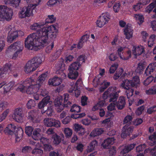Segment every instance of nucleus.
<instances>
[{
    "label": "nucleus",
    "instance_id": "f257e3e1",
    "mask_svg": "<svg viewBox=\"0 0 156 156\" xmlns=\"http://www.w3.org/2000/svg\"><path fill=\"white\" fill-rule=\"evenodd\" d=\"M57 28L56 26L52 25L44 27L41 32H38L32 35L30 40H34L37 50L47 45L48 37L51 40V41H54L57 35Z\"/></svg>",
    "mask_w": 156,
    "mask_h": 156
},
{
    "label": "nucleus",
    "instance_id": "f03ea898",
    "mask_svg": "<svg viewBox=\"0 0 156 156\" xmlns=\"http://www.w3.org/2000/svg\"><path fill=\"white\" fill-rule=\"evenodd\" d=\"M47 76V73L42 74L39 76L38 80L36 82L33 79L27 78L19 85L17 90L23 92H26L29 94L37 92L40 87L44 84V81Z\"/></svg>",
    "mask_w": 156,
    "mask_h": 156
},
{
    "label": "nucleus",
    "instance_id": "7ed1b4c3",
    "mask_svg": "<svg viewBox=\"0 0 156 156\" xmlns=\"http://www.w3.org/2000/svg\"><path fill=\"white\" fill-rule=\"evenodd\" d=\"M44 24L41 23H35L31 25L30 29L33 30H36L35 33H33L30 34L25 41V47L28 49L33 50L35 51H37V47L36 46V42L34 40H30V38L32 37V35L34 34H36L38 32H40L42 31V29L44 27H42Z\"/></svg>",
    "mask_w": 156,
    "mask_h": 156
},
{
    "label": "nucleus",
    "instance_id": "20e7f679",
    "mask_svg": "<svg viewBox=\"0 0 156 156\" xmlns=\"http://www.w3.org/2000/svg\"><path fill=\"white\" fill-rule=\"evenodd\" d=\"M139 80L138 76L133 77L131 80L126 79L122 81L120 86L122 88L126 90V93L128 98H129L133 94L134 90L131 89L132 87H136L139 84Z\"/></svg>",
    "mask_w": 156,
    "mask_h": 156
},
{
    "label": "nucleus",
    "instance_id": "39448f33",
    "mask_svg": "<svg viewBox=\"0 0 156 156\" xmlns=\"http://www.w3.org/2000/svg\"><path fill=\"white\" fill-rule=\"evenodd\" d=\"M13 11L10 8L4 5H0V20L9 21L12 18Z\"/></svg>",
    "mask_w": 156,
    "mask_h": 156
},
{
    "label": "nucleus",
    "instance_id": "423d86ee",
    "mask_svg": "<svg viewBox=\"0 0 156 156\" xmlns=\"http://www.w3.org/2000/svg\"><path fill=\"white\" fill-rule=\"evenodd\" d=\"M36 6L34 4H31L27 7H23L19 12V17L22 18L33 16L34 11H35V8Z\"/></svg>",
    "mask_w": 156,
    "mask_h": 156
},
{
    "label": "nucleus",
    "instance_id": "0eeeda50",
    "mask_svg": "<svg viewBox=\"0 0 156 156\" xmlns=\"http://www.w3.org/2000/svg\"><path fill=\"white\" fill-rule=\"evenodd\" d=\"M6 31L8 32L7 38L8 42L11 43L18 37V32L11 26H7L6 28Z\"/></svg>",
    "mask_w": 156,
    "mask_h": 156
},
{
    "label": "nucleus",
    "instance_id": "6e6552de",
    "mask_svg": "<svg viewBox=\"0 0 156 156\" xmlns=\"http://www.w3.org/2000/svg\"><path fill=\"white\" fill-rule=\"evenodd\" d=\"M110 15L108 12L103 13L99 17L97 21V25L99 27H101L107 23L109 20Z\"/></svg>",
    "mask_w": 156,
    "mask_h": 156
},
{
    "label": "nucleus",
    "instance_id": "1a4fd4ad",
    "mask_svg": "<svg viewBox=\"0 0 156 156\" xmlns=\"http://www.w3.org/2000/svg\"><path fill=\"white\" fill-rule=\"evenodd\" d=\"M44 125L47 126H55L56 127H60L59 121L53 119H45L44 120Z\"/></svg>",
    "mask_w": 156,
    "mask_h": 156
},
{
    "label": "nucleus",
    "instance_id": "9d476101",
    "mask_svg": "<svg viewBox=\"0 0 156 156\" xmlns=\"http://www.w3.org/2000/svg\"><path fill=\"white\" fill-rule=\"evenodd\" d=\"M23 112L22 108L16 109L12 115L13 119L18 122H21L23 120Z\"/></svg>",
    "mask_w": 156,
    "mask_h": 156
},
{
    "label": "nucleus",
    "instance_id": "9b49d317",
    "mask_svg": "<svg viewBox=\"0 0 156 156\" xmlns=\"http://www.w3.org/2000/svg\"><path fill=\"white\" fill-rule=\"evenodd\" d=\"M56 69V73L57 74H60L62 78H64L66 76V75L63 72L65 69V65L63 62H60L57 63L55 65Z\"/></svg>",
    "mask_w": 156,
    "mask_h": 156
},
{
    "label": "nucleus",
    "instance_id": "f8f14e48",
    "mask_svg": "<svg viewBox=\"0 0 156 156\" xmlns=\"http://www.w3.org/2000/svg\"><path fill=\"white\" fill-rule=\"evenodd\" d=\"M62 98L60 96L55 99L54 101L55 105L58 112H60L65 107L64 104L62 103Z\"/></svg>",
    "mask_w": 156,
    "mask_h": 156
},
{
    "label": "nucleus",
    "instance_id": "ddd939ff",
    "mask_svg": "<svg viewBox=\"0 0 156 156\" xmlns=\"http://www.w3.org/2000/svg\"><path fill=\"white\" fill-rule=\"evenodd\" d=\"M23 48L22 44L20 42H16L10 45L8 48L9 51H21Z\"/></svg>",
    "mask_w": 156,
    "mask_h": 156
},
{
    "label": "nucleus",
    "instance_id": "4468645a",
    "mask_svg": "<svg viewBox=\"0 0 156 156\" xmlns=\"http://www.w3.org/2000/svg\"><path fill=\"white\" fill-rule=\"evenodd\" d=\"M14 85V83L12 82H10L6 84L5 82H3L0 84V89L2 88L3 93H6L10 90Z\"/></svg>",
    "mask_w": 156,
    "mask_h": 156
},
{
    "label": "nucleus",
    "instance_id": "2eb2a0df",
    "mask_svg": "<svg viewBox=\"0 0 156 156\" xmlns=\"http://www.w3.org/2000/svg\"><path fill=\"white\" fill-rule=\"evenodd\" d=\"M133 128L132 126H129L126 125L123 127L122 130V133L121 136L122 138H124L127 136L129 135L133 130Z\"/></svg>",
    "mask_w": 156,
    "mask_h": 156
},
{
    "label": "nucleus",
    "instance_id": "dca6fc26",
    "mask_svg": "<svg viewBox=\"0 0 156 156\" xmlns=\"http://www.w3.org/2000/svg\"><path fill=\"white\" fill-rule=\"evenodd\" d=\"M145 51L144 47L141 45L133 46L132 49L133 54L134 55H141Z\"/></svg>",
    "mask_w": 156,
    "mask_h": 156
},
{
    "label": "nucleus",
    "instance_id": "f3484780",
    "mask_svg": "<svg viewBox=\"0 0 156 156\" xmlns=\"http://www.w3.org/2000/svg\"><path fill=\"white\" fill-rule=\"evenodd\" d=\"M29 61L36 69L41 63L42 60L41 57L38 56H36L29 60Z\"/></svg>",
    "mask_w": 156,
    "mask_h": 156
},
{
    "label": "nucleus",
    "instance_id": "a211bd4d",
    "mask_svg": "<svg viewBox=\"0 0 156 156\" xmlns=\"http://www.w3.org/2000/svg\"><path fill=\"white\" fill-rule=\"evenodd\" d=\"M68 91L69 93H73L75 94V96L77 97L80 94V92L77 89V87L73 83H71L69 87Z\"/></svg>",
    "mask_w": 156,
    "mask_h": 156
},
{
    "label": "nucleus",
    "instance_id": "6ab92c4d",
    "mask_svg": "<svg viewBox=\"0 0 156 156\" xmlns=\"http://www.w3.org/2000/svg\"><path fill=\"white\" fill-rule=\"evenodd\" d=\"M156 62H152L150 63L147 67L145 73L144 75L147 76L151 74V73L155 71L156 69Z\"/></svg>",
    "mask_w": 156,
    "mask_h": 156
},
{
    "label": "nucleus",
    "instance_id": "aec40b11",
    "mask_svg": "<svg viewBox=\"0 0 156 156\" xmlns=\"http://www.w3.org/2000/svg\"><path fill=\"white\" fill-rule=\"evenodd\" d=\"M117 108L119 109H122L125 107L126 104L125 98L123 96L119 97L118 101L115 102Z\"/></svg>",
    "mask_w": 156,
    "mask_h": 156
},
{
    "label": "nucleus",
    "instance_id": "412c9836",
    "mask_svg": "<svg viewBox=\"0 0 156 156\" xmlns=\"http://www.w3.org/2000/svg\"><path fill=\"white\" fill-rule=\"evenodd\" d=\"M11 65L10 63H6L3 67L0 68V77H4L8 73V71L10 70Z\"/></svg>",
    "mask_w": 156,
    "mask_h": 156
},
{
    "label": "nucleus",
    "instance_id": "4be33fe9",
    "mask_svg": "<svg viewBox=\"0 0 156 156\" xmlns=\"http://www.w3.org/2000/svg\"><path fill=\"white\" fill-rule=\"evenodd\" d=\"M16 127L14 124L11 123L8 125L4 130L5 133L8 135H12L13 134Z\"/></svg>",
    "mask_w": 156,
    "mask_h": 156
},
{
    "label": "nucleus",
    "instance_id": "5701e85b",
    "mask_svg": "<svg viewBox=\"0 0 156 156\" xmlns=\"http://www.w3.org/2000/svg\"><path fill=\"white\" fill-rule=\"evenodd\" d=\"M50 97L49 96H47L44 98L38 104V108L40 109L43 108L50 102Z\"/></svg>",
    "mask_w": 156,
    "mask_h": 156
},
{
    "label": "nucleus",
    "instance_id": "b1692460",
    "mask_svg": "<svg viewBox=\"0 0 156 156\" xmlns=\"http://www.w3.org/2000/svg\"><path fill=\"white\" fill-rule=\"evenodd\" d=\"M62 82V80L60 78L55 76L53 78L49 79L48 84L50 85L56 86L59 85Z\"/></svg>",
    "mask_w": 156,
    "mask_h": 156
},
{
    "label": "nucleus",
    "instance_id": "393cba45",
    "mask_svg": "<svg viewBox=\"0 0 156 156\" xmlns=\"http://www.w3.org/2000/svg\"><path fill=\"white\" fill-rule=\"evenodd\" d=\"M52 138L54 140L53 143L56 145H58L60 143L61 140H64V136L63 134H61L59 136L55 134L53 135Z\"/></svg>",
    "mask_w": 156,
    "mask_h": 156
},
{
    "label": "nucleus",
    "instance_id": "a878e982",
    "mask_svg": "<svg viewBox=\"0 0 156 156\" xmlns=\"http://www.w3.org/2000/svg\"><path fill=\"white\" fill-rule=\"evenodd\" d=\"M115 140V139L113 137L108 138L104 141L102 146L105 148H107L108 146L113 144L114 143Z\"/></svg>",
    "mask_w": 156,
    "mask_h": 156
},
{
    "label": "nucleus",
    "instance_id": "bb28decb",
    "mask_svg": "<svg viewBox=\"0 0 156 156\" xmlns=\"http://www.w3.org/2000/svg\"><path fill=\"white\" fill-rule=\"evenodd\" d=\"M36 69L29 61L27 63L24 67V71L27 73H30L35 70Z\"/></svg>",
    "mask_w": 156,
    "mask_h": 156
},
{
    "label": "nucleus",
    "instance_id": "cd10ccee",
    "mask_svg": "<svg viewBox=\"0 0 156 156\" xmlns=\"http://www.w3.org/2000/svg\"><path fill=\"white\" fill-rule=\"evenodd\" d=\"M89 36H90L89 35L86 34L83 35L81 37L77 45V47L78 48L80 49L83 47L84 43L85 42H86L88 41Z\"/></svg>",
    "mask_w": 156,
    "mask_h": 156
},
{
    "label": "nucleus",
    "instance_id": "c85d7f7f",
    "mask_svg": "<svg viewBox=\"0 0 156 156\" xmlns=\"http://www.w3.org/2000/svg\"><path fill=\"white\" fill-rule=\"evenodd\" d=\"M118 90L115 87H109L103 94V98L104 99L107 98L108 95H110L112 93H115V91H117Z\"/></svg>",
    "mask_w": 156,
    "mask_h": 156
},
{
    "label": "nucleus",
    "instance_id": "c756f323",
    "mask_svg": "<svg viewBox=\"0 0 156 156\" xmlns=\"http://www.w3.org/2000/svg\"><path fill=\"white\" fill-rule=\"evenodd\" d=\"M124 32L126 39H129L132 37L133 30L130 27H125L124 29Z\"/></svg>",
    "mask_w": 156,
    "mask_h": 156
},
{
    "label": "nucleus",
    "instance_id": "7c9ffc66",
    "mask_svg": "<svg viewBox=\"0 0 156 156\" xmlns=\"http://www.w3.org/2000/svg\"><path fill=\"white\" fill-rule=\"evenodd\" d=\"M74 130L80 135H82L84 133L85 129L82 126L78 124H76L74 126Z\"/></svg>",
    "mask_w": 156,
    "mask_h": 156
},
{
    "label": "nucleus",
    "instance_id": "2f4dec72",
    "mask_svg": "<svg viewBox=\"0 0 156 156\" xmlns=\"http://www.w3.org/2000/svg\"><path fill=\"white\" fill-rule=\"evenodd\" d=\"M120 90H118L115 93H112L110 94V99L109 102L115 103L117 101L119 96V93L120 92Z\"/></svg>",
    "mask_w": 156,
    "mask_h": 156
},
{
    "label": "nucleus",
    "instance_id": "473e14b6",
    "mask_svg": "<svg viewBox=\"0 0 156 156\" xmlns=\"http://www.w3.org/2000/svg\"><path fill=\"white\" fill-rule=\"evenodd\" d=\"M37 115V112L36 110H32L28 113L27 118L30 121L33 122H35V119Z\"/></svg>",
    "mask_w": 156,
    "mask_h": 156
},
{
    "label": "nucleus",
    "instance_id": "72a5a7b5",
    "mask_svg": "<svg viewBox=\"0 0 156 156\" xmlns=\"http://www.w3.org/2000/svg\"><path fill=\"white\" fill-rule=\"evenodd\" d=\"M135 145V144H133L127 146L122 147V148L121 153L124 154L128 153L134 147Z\"/></svg>",
    "mask_w": 156,
    "mask_h": 156
},
{
    "label": "nucleus",
    "instance_id": "f704fd0d",
    "mask_svg": "<svg viewBox=\"0 0 156 156\" xmlns=\"http://www.w3.org/2000/svg\"><path fill=\"white\" fill-rule=\"evenodd\" d=\"M104 132V130L102 128H96L92 131L90 135L91 136L95 137L101 135Z\"/></svg>",
    "mask_w": 156,
    "mask_h": 156
},
{
    "label": "nucleus",
    "instance_id": "c9c22d12",
    "mask_svg": "<svg viewBox=\"0 0 156 156\" xmlns=\"http://www.w3.org/2000/svg\"><path fill=\"white\" fill-rule=\"evenodd\" d=\"M40 129L36 128L33 132V138L35 140H38L41 138V136L40 134L41 132Z\"/></svg>",
    "mask_w": 156,
    "mask_h": 156
},
{
    "label": "nucleus",
    "instance_id": "e433bc0d",
    "mask_svg": "<svg viewBox=\"0 0 156 156\" xmlns=\"http://www.w3.org/2000/svg\"><path fill=\"white\" fill-rule=\"evenodd\" d=\"M149 141H148V144L151 146H153L156 144V133H154L149 136Z\"/></svg>",
    "mask_w": 156,
    "mask_h": 156
},
{
    "label": "nucleus",
    "instance_id": "4c0bfd02",
    "mask_svg": "<svg viewBox=\"0 0 156 156\" xmlns=\"http://www.w3.org/2000/svg\"><path fill=\"white\" fill-rule=\"evenodd\" d=\"M134 18L140 25L144 22V17L143 16L140 14H135L134 15Z\"/></svg>",
    "mask_w": 156,
    "mask_h": 156
},
{
    "label": "nucleus",
    "instance_id": "58836bf2",
    "mask_svg": "<svg viewBox=\"0 0 156 156\" xmlns=\"http://www.w3.org/2000/svg\"><path fill=\"white\" fill-rule=\"evenodd\" d=\"M81 66L80 63L77 62H75L72 64L69 67V70L77 71L79 67Z\"/></svg>",
    "mask_w": 156,
    "mask_h": 156
},
{
    "label": "nucleus",
    "instance_id": "ea45409f",
    "mask_svg": "<svg viewBox=\"0 0 156 156\" xmlns=\"http://www.w3.org/2000/svg\"><path fill=\"white\" fill-rule=\"evenodd\" d=\"M69 73L68 75V76L69 79L72 80H75L77 77L78 75V73L77 71L69 70Z\"/></svg>",
    "mask_w": 156,
    "mask_h": 156
},
{
    "label": "nucleus",
    "instance_id": "a19ab883",
    "mask_svg": "<svg viewBox=\"0 0 156 156\" xmlns=\"http://www.w3.org/2000/svg\"><path fill=\"white\" fill-rule=\"evenodd\" d=\"M69 94L67 93L64 94V105L66 107H69L70 106L71 102L69 101Z\"/></svg>",
    "mask_w": 156,
    "mask_h": 156
},
{
    "label": "nucleus",
    "instance_id": "79ce46f5",
    "mask_svg": "<svg viewBox=\"0 0 156 156\" xmlns=\"http://www.w3.org/2000/svg\"><path fill=\"white\" fill-rule=\"evenodd\" d=\"M156 6V0H154L145 9L146 12L150 13L152 11L153 9Z\"/></svg>",
    "mask_w": 156,
    "mask_h": 156
},
{
    "label": "nucleus",
    "instance_id": "37998d69",
    "mask_svg": "<svg viewBox=\"0 0 156 156\" xmlns=\"http://www.w3.org/2000/svg\"><path fill=\"white\" fill-rule=\"evenodd\" d=\"M97 142L96 140L92 141L90 144V146L88 147V151L90 152L94 149L95 147L97 146Z\"/></svg>",
    "mask_w": 156,
    "mask_h": 156
},
{
    "label": "nucleus",
    "instance_id": "c03bdc74",
    "mask_svg": "<svg viewBox=\"0 0 156 156\" xmlns=\"http://www.w3.org/2000/svg\"><path fill=\"white\" fill-rule=\"evenodd\" d=\"M145 93L147 95L154 94H156V86H154L148 90L145 91Z\"/></svg>",
    "mask_w": 156,
    "mask_h": 156
},
{
    "label": "nucleus",
    "instance_id": "a18cd8bd",
    "mask_svg": "<svg viewBox=\"0 0 156 156\" xmlns=\"http://www.w3.org/2000/svg\"><path fill=\"white\" fill-rule=\"evenodd\" d=\"M48 45L46 49V52L47 53H49L52 50L54 46V41H51L49 43L47 42V45Z\"/></svg>",
    "mask_w": 156,
    "mask_h": 156
},
{
    "label": "nucleus",
    "instance_id": "49530a36",
    "mask_svg": "<svg viewBox=\"0 0 156 156\" xmlns=\"http://www.w3.org/2000/svg\"><path fill=\"white\" fill-rule=\"evenodd\" d=\"M64 132L66 137L68 138L70 137L73 133L72 130L68 128H65L64 129Z\"/></svg>",
    "mask_w": 156,
    "mask_h": 156
},
{
    "label": "nucleus",
    "instance_id": "de8ad7c7",
    "mask_svg": "<svg viewBox=\"0 0 156 156\" xmlns=\"http://www.w3.org/2000/svg\"><path fill=\"white\" fill-rule=\"evenodd\" d=\"M133 118L132 116L130 115H128L126 116L124 118L123 120V124L127 123L126 125L129 126Z\"/></svg>",
    "mask_w": 156,
    "mask_h": 156
},
{
    "label": "nucleus",
    "instance_id": "09e8293b",
    "mask_svg": "<svg viewBox=\"0 0 156 156\" xmlns=\"http://www.w3.org/2000/svg\"><path fill=\"white\" fill-rule=\"evenodd\" d=\"M102 84L104 85V86H101L99 88V91L101 92H103L104 90L110 85V82H106V81L104 80Z\"/></svg>",
    "mask_w": 156,
    "mask_h": 156
},
{
    "label": "nucleus",
    "instance_id": "8fccbe9b",
    "mask_svg": "<svg viewBox=\"0 0 156 156\" xmlns=\"http://www.w3.org/2000/svg\"><path fill=\"white\" fill-rule=\"evenodd\" d=\"M9 112V109H7L5 110L2 114L0 115V122L5 119Z\"/></svg>",
    "mask_w": 156,
    "mask_h": 156
},
{
    "label": "nucleus",
    "instance_id": "3c124183",
    "mask_svg": "<svg viewBox=\"0 0 156 156\" xmlns=\"http://www.w3.org/2000/svg\"><path fill=\"white\" fill-rule=\"evenodd\" d=\"M43 151L40 148H35L32 151V153L35 155H41L43 153Z\"/></svg>",
    "mask_w": 156,
    "mask_h": 156
},
{
    "label": "nucleus",
    "instance_id": "603ef678",
    "mask_svg": "<svg viewBox=\"0 0 156 156\" xmlns=\"http://www.w3.org/2000/svg\"><path fill=\"white\" fill-rule=\"evenodd\" d=\"M80 106H77L76 105H74L72 106L70 111L72 112H80Z\"/></svg>",
    "mask_w": 156,
    "mask_h": 156
},
{
    "label": "nucleus",
    "instance_id": "864d4df0",
    "mask_svg": "<svg viewBox=\"0 0 156 156\" xmlns=\"http://www.w3.org/2000/svg\"><path fill=\"white\" fill-rule=\"evenodd\" d=\"M36 105L34 100L30 99L29 100L27 104V107L28 109H31L32 107H34Z\"/></svg>",
    "mask_w": 156,
    "mask_h": 156
},
{
    "label": "nucleus",
    "instance_id": "5fc2aeb1",
    "mask_svg": "<svg viewBox=\"0 0 156 156\" xmlns=\"http://www.w3.org/2000/svg\"><path fill=\"white\" fill-rule=\"evenodd\" d=\"M55 20V18H54V15H48V18L46 19V23H52Z\"/></svg>",
    "mask_w": 156,
    "mask_h": 156
},
{
    "label": "nucleus",
    "instance_id": "6e6d98bb",
    "mask_svg": "<svg viewBox=\"0 0 156 156\" xmlns=\"http://www.w3.org/2000/svg\"><path fill=\"white\" fill-rule=\"evenodd\" d=\"M123 72V69H119L118 71H116L115 74L113 78L115 80L118 79L122 74Z\"/></svg>",
    "mask_w": 156,
    "mask_h": 156
},
{
    "label": "nucleus",
    "instance_id": "4d7b16f0",
    "mask_svg": "<svg viewBox=\"0 0 156 156\" xmlns=\"http://www.w3.org/2000/svg\"><path fill=\"white\" fill-rule=\"evenodd\" d=\"M86 58V57L85 55H80L78 58L76 62H78V63H80V65H81L82 64L85 62Z\"/></svg>",
    "mask_w": 156,
    "mask_h": 156
},
{
    "label": "nucleus",
    "instance_id": "13d9d810",
    "mask_svg": "<svg viewBox=\"0 0 156 156\" xmlns=\"http://www.w3.org/2000/svg\"><path fill=\"white\" fill-rule=\"evenodd\" d=\"M145 66L144 64L142 63H140L138 64V66L136 70L137 73H140L144 69Z\"/></svg>",
    "mask_w": 156,
    "mask_h": 156
},
{
    "label": "nucleus",
    "instance_id": "bf43d9fd",
    "mask_svg": "<svg viewBox=\"0 0 156 156\" xmlns=\"http://www.w3.org/2000/svg\"><path fill=\"white\" fill-rule=\"evenodd\" d=\"M25 130L26 133L28 136H30L32 134L33 129L31 126H28L25 128Z\"/></svg>",
    "mask_w": 156,
    "mask_h": 156
},
{
    "label": "nucleus",
    "instance_id": "052dcab7",
    "mask_svg": "<svg viewBox=\"0 0 156 156\" xmlns=\"http://www.w3.org/2000/svg\"><path fill=\"white\" fill-rule=\"evenodd\" d=\"M120 7V4L119 2L115 3L113 5V9L114 11L115 12H118L119 10Z\"/></svg>",
    "mask_w": 156,
    "mask_h": 156
},
{
    "label": "nucleus",
    "instance_id": "680f3d73",
    "mask_svg": "<svg viewBox=\"0 0 156 156\" xmlns=\"http://www.w3.org/2000/svg\"><path fill=\"white\" fill-rule=\"evenodd\" d=\"M153 80V77L151 76H150L148 77L145 80L144 82V84L145 85H147L150 84Z\"/></svg>",
    "mask_w": 156,
    "mask_h": 156
},
{
    "label": "nucleus",
    "instance_id": "e2e57ef3",
    "mask_svg": "<svg viewBox=\"0 0 156 156\" xmlns=\"http://www.w3.org/2000/svg\"><path fill=\"white\" fill-rule=\"evenodd\" d=\"M155 111H156V105H154L147 108V112L148 114H151Z\"/></svg>",
    "mask_w": 156,
    "mask_h": 156
},
{
    "label": "nucleus",
    "instance_id": "0e129e2a",
    "mask_svg": "<svg viewBox=\"0 0 156 156\" xmlns=\"http://www.w3.org/2000/svg\"><path fill=\"white\" fill-rule=\"evenodd\" d=\"M59 2V0H49L47 2V5L49 6L52 7Z\"/></svg>",
    "mask_w": 156,
    "mask_h": 156
},
{
    "label": "nucleus",
    "instance_id": "69168bd1",
    "mask_svg": "<svg viewBox=\"0 0 156 156\" xmlns=\"http://www.w3.org/2000/svg\"><path fill=\"white\" fill-rule=\"evenodd\" d=\"M144 109V106H141L138 107L136 110V115H140Z\"/></svg>",
    "mask_w": 156,
    "mask_h": 156
},
{
    "label": "nucleus",
    "instance_id": "338daca9",
    "mask_svg": "<svg viewBox=\"0 0 156 156\" xmlns=\"http://www.w3.org/2000/svg\"><path fill=\"white\" fill-rule=\"evenodd\" d=\"M53 111V108L52 106L48 107L47 110L45 112L47 115L48 116H51L52 115V112Z\"/></svg>",
    "mask_w": 156,
    "mask_h": 156
},
{
    "label": "nucleus",
    "instance_id": "774afa93",
    "mask_svg": "<svg viewBox=\"0 0 156 156\" xmlns=\"http://www.w3.org/2000/svg\"><path fill=\"white\" fill-rule=\"evenodd\" d=\"M118 67L117 64H114L112 65L109 69V72L110 73H114Z\"/></svg>",
    "mask_w": 156,
    "mask_h": 156
}]
</instances>
